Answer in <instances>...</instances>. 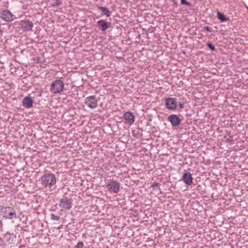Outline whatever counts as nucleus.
I'll use <instances>...</instances> for the list:
<instances>
[{
    "label": "nucleus",
    "instance_id": "nucleus-11",
    "mask_svg": "<svg viewBox=\"0 0 248 248\" xmlns=\"http://www.w3.org/2000/svg\"><path fill=\"white\" fill-rule=\"evenodd\" d=\"M123 118L125 121V123L129 125H132L135 121V118L133 114L130 111H127L124 113L123 115Z\"/></svg>",
    "mask_w": 248,
    "mask_h": 248
},
{
    "label": "nucleus",
    "instance_id": "nucleus-15",
    "mask_svg": "<svg viewBox=\"0 0 248 248\" xmlns=\"http://www.w3.org/2000/svg\"><path fill=\"white\" fill-rule=\"evenodd\" d=\"M98 9L100 10L102 12L103 14L105 15L106 16L109 17L110 16L111 12L108 8L105 7L99 6L98 7Z\"/></svg>",
    "mask_w": 248,
    "mask_h": 248
},
{
    "label": "nucleus",
    "instance_id": "nucleus-3",
    "mask_svg": "<svg viewBox=\"0 0 248 248\" xmlns=\"http://www.w3.org/2000/svg\"><path fill=\"white\" fill-rule=\"evenodd\" d=\"M106 188L110 193L117 194L120 191V184L116 181L111 180L106 184Z\"/></svg>",
    "mask_w": 248,
    "mask_h": 248
},
{
    "label": "nucleus",
    "instance_id": "nucleus-14",
    "mask_svg": "<svg viewBox=\"0 0 248 248\" xmlns=\"http://www.w3.org/2000/svg\"><path fill=\"white\" fill-rule=\"evenodd\" d=\"M23 106L26 108H31L33 105V101L30 97H25L22 101Z\"/></svg>",
    "mask_w": 248,
    "mask_h": 248
},
{
    "label": "nucleus",
    "instance_id": "nucleus-20",
    "mask_svg": "<svg viewBox=\"0 0 248 248\" xmlns=\"http://www.w3.org/2000/svg\"><path fill=\"white\" fill-rule=\"evenodd\" d=\"M84 244L82 242H79L75 247V248H83Z\"/></svg>",
    "mask_w": 248,
    "mask_h": 248
},
{
    "label": "nucleus",
    "instance_id": "nucleus-24",
    "mask_svg": "<svg viewBox=\"0 0 248 248\" xmlns=\"http://www.w3.org/2000/svg\"><path fill=\"white\" fill-rule=\"evenodd\" d=\"M178 106L180 109H182L184 108V104L183 103H179Z\"/></svg>",
    "mask_w": 248,
    "mask_h": 248
},
{
    "label": "nucleus",
    "instance_id": "nucleus-21",
    "mask_svg": "<svg viewBox=\"0 0 248 248\" xmlns=\"http://www.w3.org/2000/svg\"><path fill=\"white\" fill-rule=\"evenodd\" d=\"M207 46H208L209 48H210L212 50H213V51L215 50V47L212 44H211V43H208L207 44Z\"/></svg>",
    "mask_w": 248,
    "mask_h": 248
},
{
    "label": "nucleus",
    "instance_id": "nucleus-1",
    "mask_svg": "<svg viewBox=\"0 0 248 248\" xmlns=\"http://www.w3.org/2000/svg\"><path fill=\"white\" fill-rule=\"evenodd\" d=\"M40 182L43 188L52 191L55 188L57 179L53 173L45 172L40 178Z\"/></svg>",
    "mask_w": 248,
    "mask_h": 248
},
{
    "label": "nucleus",
    "instance_id": "nucleus-18",
    "mask_svg": "<svg viewBox=\"0 0 248 248\" xmlns=\"http://www.w3.org/2000/svg\"><path fill=\"white\" fill-rule=\"evenodd\" d=\"M159 186L160 185L159 184L155 183V184H153L151 186L154 190L156 191H160V189Z\"/></svg>",
    "mask_w": 248,
    "mask_h": 248
},
{
    "label": "nucleus",
    "instance_id": "nucleus-23",
    "mask_svg": "<svg viewBox=\"0 0 248 248\" xmlns=\"http://www.w3.org/2000/svg\"><path fill=\"white\" fill-rule=\"evenodd\" d=\"M203 31H209V32H211L212 31L211 29L208 26H205V27H203Z\"/></svg>",
    "mask_w": 248,
    "mask_h": 248
},
{
    "label": "nucleus",
    "instance_id": "nucleus-17",
    "mask_svg": "<svg viewBox=\"0 0 248 248\" xmlns=\"http://www.w3.org/2000/svg\"><path fill=\"white\" fill-rule=\"evenodd\" d=\"M50 5L53 7H57L62 4L61 0H47Z\"/></svg>",
    "mask_w": 248,
    "mask_h": 248
},
{
    "label": "nucleus",
    "instance_id": "nucleus-10",
    "mask_svg": "<svg viewBox=\"0 0 248 248\" xmlns=\"http://www.w3.org/2000/svg\"><path fill=\"white\" fill-rule=\"evenodd\" d=\"M168 121L171 123L173 126L179 125L181 122V119L176 114L170 115L168 117Z\"/></svg>",
    "mask_w": 248,
    "mask_h": 248
},
{
    "label": "nucleus",
    "instance_id": "nucleus-12",
    "mask_svg": "<svg viewBox=\"0 0 248 248\" xmlns=\"http://www.w3.org/2000/svg\"><path fill=\"white\" fill-rule=\"evenodd\" d=\"M97 24L98 26L100 27V29L102 31H105L111 27V23L107 22L103 19L99 20Z\"/></svg>",
    "mask_w": 248,
    "mask_h": 248
},
{
    "label": "nucleus",
    "instance_id": "nucleus-8",
    "mask_svg": "<svg viewBox=\"0 0 248 248\" xmlns=\"http://www.w3.org/2000/svg\"><path fill=\"white\" fill-rule=\"evenodd\" d=\"M166 108L169 110H175L177 108V99L173 97H168L165 100Z\"/></svg>",
    "mask_w": 248,
    "mask_h": 248
},
{
    "label": "nucleus",
    "instance_id": "nucleus-19",
    "mask_svg": "<svg viewBox=\"0 0 248 248\" xmlns=\"http://www.w3.org/2000/svg\"><path fill=\"white\" fill-rule=\"evenodd\" d=\"M50 218L53 220L59 221L60 219V217L59 216H56L54 214H50Z\"/></svg>",
    "mask_w": 248,
    "mask_h": 248
},
{
    "label": "nucleus",
    "instance_id": "nucleus-22",
    "mask_svg": "<svg viewBox=\"0 0 248 248\" xmlns=\"http://www.w3.org/2000/svg\"><path fill=\"white\" fill-rule=\"evenodd\" d=\"M181 3L182 4H186L188 6H190L191 5V4L189 2L187 1L186 0H181Z\"/></svg>",
    "mask_w": 248,
    "mask_h": 248
},
{
    "label": "nucleus",
    "instance_id": "nucleus-13",
    "mask_svg": "<svg viewBox=\"0 0 248 248\" xmlns=\"http://www.w3.org/2000/svg\"><path fill=\"white\" fill-rule=\"evenodd\" d=\"M183 181L188 186H190L193 183V178L191 174L189 172H186L183 176Z\"/></svg>",
    "mask_w": 248,
    "mask_h": 248
},
{
    "label": "nucleus",
    "instance_id": "nucleus-2",
    "mask_svg": "<svg viewBox=\"0 0 248 248\" xmlns=\"http://www.w3.org/2000/svg\"><path fill=\"white\" fill-rule=\"evenodd\" d=\"M64 83L60 79H56L52 83L50 91L54 94H58L61 93L64 88Z\"/></svg>",
    "mask_w": 248,
    "mask_h": 248
},
{
    "label": "nucleus",
    "instance_id": "nucleus-16",
    "mask_svg": "<svg viewBox=\"0 0 248 248\" xmlns=\"http://www.w3.org/2000/svg\"><path fill=\"white\" fill-rule=\"evenodd\" d=\"M217 17L221 22L230 20L229 18L226 17L223 13L220 12L219 11H218L217 13Z\"/></svg>",
    "mask_w": 248,
    "mask_h": 248
},
{
    "label": "nucleus",
    "instance_id": "nucleus-7",
    "mask_svg": "<svg viewBox=\"0 0 248 248\" xmlns=\"http://www.w3.org/2000/svg\"><path fill=\"white\" fill-rule=\"evenodd\" d=\"M19 25L21 30L23 31H31L33 27L32 22L28 20H21L19 22Z\"/></svg>",
    "mask_w": 248,
    "mask_h": 248
},
{
    "label": "nucleus",
    "instance_id": "nucleus-9",
    "mask_svg": "<svg viewBox=\"0 0 248 248\" xmlns=\"http://www.w3.org/2000/svg\"><path fill=\"white\" fill-rule=\"evenodd\" d=\"M13 14L8 10H3L1 14L0 17L4 21L10 22L13 20Z\"/></svg>",
    "mask_w": 248,
    "mask_h": 248
},
{
    "label": "nucleus",
    "instance_id": "nucleus-6",
    "mask_svg": "<svg viewBox=\"0 0 248 248\" xmlns=\"http://www.w3.org/2000/svg\"><path fill=\"white\" fill-rule=\"evenodd\" d=\"M98 101L95 95H91L85 98L84 103L89 108L93 109L97 107Z\"/></svg>",
    "mask_w": 248,
    "mask_h": 248
},
{
    "label": "nucleus",
    "instance_id": "nucleus-5",
    "mask_svg": "<svg viewBox=\"0 0 248 248\" xmlns=\"http://www.w3.org/2000/svg\"><path fill=\"white\" fill-rule=\"evenodd\" d=\"M3 216L7 219H13L17 218L16 211L11 207H6L3 209Z\"/></svg>",
    "mask_w": 248,
    "mask_h": 248
},
{
    "label": "nucleus",
    "instance_id": "nucleus-4",
    "mask_svg": "<svg viewBox=\"0 0 248 248\" xmlns=\"http://www.w3.org/2000/svg\"><path fill=\"white\" fill-rule=\"evenodd\" d=\"M72 200L65 197L60 200L59 205L61 208V211L65 212L72 208Z\"/></svg>",
    "mask_w": 248,
    "mask_h": 248
}]
</instances>
